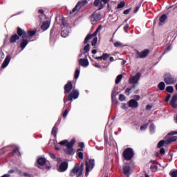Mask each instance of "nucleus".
Returning <instances> with one entry per match:
<instances>
[{
  "instance_id": "1",
  "label": "nucleus",
  "mask_w": 177,
  "mask_h": 177,
  "mask_svg": "<svg viewBox=\"0 0 177 177\" xmlns=\"http://www.w3.org/2000/svg\"><path fill=\"white\" fill-rule=\"evenodd\" d=\"M76 140L73 138L68 143L66 144V149H64V151L68 156L74 154V145H75Z\"/></svg>"
},
{
  "instance_id": "2",
  "label": "nucleus",
  "mask_w": 177,
  "mask_h": 177,
  "mask_svg": "<svg viewBox=\"0 0 177 177\" xmlns=\"http://www.w3.org/2000/svg\"><path fill=\"white\" fill-rule=\"evenodd\" d=\"M123 158L126 160L127 161H129L133 158V149L132 148H127L124 149L122 153Z\"/></svg>"
},
{
  "instance_id": "3",
  "label": "nucleus",
  "mask_w": 177,
  "mask_h": 177,
  "mask_svg": "<svg viewBox=\"0 0 177 177\" xmlns=\"http://www.w3.org/2000/svg\"><path fill=\"white\" fill-rule=\"evenodd\" d=\"M80 177L82 176V172L80 169V164L75 163L73 169L70 171L69 176L74 177V176Z\"/></svg>"
},
{
  "instance_id": "4",
  "label": "nucleus",
  "mask_w": 177,
  "mask_h": 177,
  "mask_svg": "<svg viewBox=\"0 0 177 177\" xmlns=\"http://www.w3.org/2000/svg\"><path fill=\"white\" fill-rule=\"evenodd\" d=\"M177 140V136H171L167 140H160L157 145V147L158 149H160V147H162L164 145H171L173 142H176Z\"/></svg>"
},
{
  "instance_id": "5",
  "label": "nucleus",
  "mask_w": 177,
  "mask_h": 177,
  "mask_svg": "<svg viewBox=\"0 0 177 177\" xmlns=\"http://www.w3.org/2000/svg\"><path fill=\"white\" fill-rule=\"evenodd\" d=\"M86 164V175H88L91 169H93L95 167V159H89L88 160H85Z\"/></svg>"
},
{
  "instance_id": "6",
  "label": "nucleus",
  "mask_w": 177,
  "mask_h": 177,
  "mask_svg": "<svg viewBox=\"0 0 177 177\" xmlns=\"http://www.w3.org/2000/svg\"><path fill=\"white\" fill-rule=\"evenodd\" d=\"M164 82L167 85H173V84H175L176 82V80L172 75H170L169 73H166L164 77Z\"/></svg>"
},
{
  "instance_id": "7",
  "label": "nucleus",
  "mask_w": 177,
  "mask_h": 177,
  "mask_svg": "<svg viewBox=\"0 0 177 177\" xmlns=\"http://www.w3.org/2000/svg\"><path fill=\"white\" fill-rule=\"evenodd\" d=\"M135 52L136 59H145V57H147V56H149V53H150V50L146 49L142 50V52H139V50H135Z\"/></svg>"
},
{
  "instance_id": "8",
  "label": "nucleus",
  "mask_w": 177,
  "mask_h": 177,
  "mask_svg": "<svg viewBox=\"0 0 177 177\" xmlns=\"http://www.w3.org/2000/svg\"><path fill=\"white\" fill-rule=\"evenodd\" d=\"M86 5H88V0H82L80 1H78L71 13H75V12H77V10H80L81 8H83V6H85Z\"/></svg>"
},
{
  "instance_id": "9",
  "label": "nucleus",
  "mask_w": 177,
  "mask_h": 177,
  "mask_svg": "<svg viewBox=\"0 0 177 177\" xmlns=\"http://www.w3.org/2000/svg\"><path fill=\"white\" fill-rule=\"evenodd\" d=\"M37 167L39 168L44 167V165H46L47 169H50V168H52L50 165H48V164H46V158H39L37 160Z\"/></svg>"
},
{
  "instance_id": "10",
  "label": "nucleus",
  "mask_w": 177,
  "mask_h": 177,
  "mask_svg": "<svg viewBox=\"0 0 177 177\" xmlns=\"http://www.w3.org/2000/svg\"><path fill=\"white\" fill-rule=\"evenodd\" d=\"M80 93L78 90H73L72 93H70L68 95L67 102H73V99H78Z\"/></svg>"
},
{
  "instance_id": "11",
  "label": "nucleus",
  "mask_w": 177,
  "mask_h": 177,
  "mask_svg": "<svg viewBox=\"0 0 177 177\" xmlns=\"http://www.w3.org/2000/svg\"><path fill=\"white\" fill-rule=\"evenodd\" d=\"M140 73H137L136 75L130 77L129 80V84H138L139 82V80H140Z\"/></svg>"
},
{
  "instance_id": "12",
  "label": "nucleus",
  "mask_w": 177,
  "mask_h": 177,
  "mask_svg": "<svg viewBox=\"0 0 177 177\" xmlns=\"http://www.w3.org/2000/svg\"><path fill=\"white\" fill-rule=\"evenodd\" d=\"M68 169V162L66 161H64L61 162L59 166L57 168L58 172H66L67 169Z\"/></svg>"
},
{
  "instance_id": "13",
  "label": "nucleus",
  "mask_w": 177,
  "mask_h": 177,
  "mask_svg": "<svg viewBox=\"0 0 177 177\" xmlns=\"http://www.w3.org/2000/svg\"><path fill=\"white\" fill-rule=\"evenodd\" d=\"M90 19L92 23H94V21H99V20L102 19V15L95 11L90 17Z\"/></svg>"
},
{
  "instance_id": "14",
  "label": "nucleus",
  "mask_w": 177,
  "mask_h": 177,
  "mask_svg": "<svg viewBox=\"0 0 177 177\" xmlns=\"http://www.w3.org/2000/svg\"><path fill=\"white\" fill-rule=\"evenodd\" d=\"M17 34L19 37H21V38H28V35H27V32H26V31H24V30L21 29L20 27H17Z\"/></svg>"
},
{
  "instance_id": "15",
  "label": "nucleus",
  "mask_w": 177,
  "mask_h": 177,
  "mask_svg": "<svg viewBox=\"0 0 177 177\" xmlns=\"http://www.w3.org/2000/svg\"><path fill=\"white\" fill-rule=\"evenodd\" d=\"M64 89V95L70 93V92H71V89H73V83L71 82H68L66 84H65Z\"/></svg>"
},
{
  "instance_id": "16",
  "label": "nucleus",
  "mask_w": 177,
  "mask_h": 177,
  "mask_svg": "<svg viewBox=\"0 0 177 177\" xmlns=\"http://www.w3.org/2000/svg\"><path fill=\"white\" fill-rule=\"evenodd\" d=\"M176 101H177V93L174 94L172 96L171 100L170 101V106H171L172 109H177Z\"/></svg>"
},
{
  "instance_id": "17",
  "label": "nucleus",
  "mask_w": 177,
  "mask_h": 177,
  "mask_svg": "<svg viewBox=\"0 0 177 177\" xmlns=\"http://www.w3.org/2000/svg\"><path fill=\"white\" fill-rule=\"evenodd\" d=\"M99 32H97V30H95L93 34H88L86 35V37L84 39V44H88V42L89 41L90 39H92L93 37H96V35H97V33Z\"/></svg>"
},
{
  "instance_id": "18",
  "label": "nucleus",
  "mask_w": 177,
  "mask_h": 177,
  "mask_svg": "<svg viewBox=\"0 0 177 177\" xmlns=\"http://www.w3.org/2000/svg\"><path fill=\"white\" fill-rule=\"evenodd\" d=\"M10 59H12L10 55L6 56L3 64H1V68H6V67H8V66L9 65V63L10 62Z\"/></svg>"
},
{
  "instance_id": "19",
  "label": "nucleus",
  "mask_w": 177,
  "mask_h": 177,
  "mask_svg": "<svg viewBox=\"0 0 177 177\" xmlns=\"http://www.w3.org/2000/svg\"><path fill=\"white\" fill-rule=\"evenodd\" d=\"M129 107H133V109H138L139 107V103L136 100H131L128 102Z\"/></svg>"
},
{
  "instance_id": "20",
  "label": "nucleus",
  "mask_w": 177,
  "mask_h": 177,
  "mask_svg": "<svg viewBox=\"0 0 177 177\" xmlns=\"http://www.w3.org/2000/svg\"><path fill=\"white\" fill-rule=\"evenodd\" d=\"M123 174L124 175H126L127 176L129 177V175H131V166L124 165L123 167Z\"/></svg>"
},
{
  "instance_id": "21",
  "label": "nucleus",
  "mask_w": 177,
  "mask_h": 177,
  "mask_svg": "<svg viewBox=\"0 0 177 177\" xmlns=\"http://www.w3.org/2000/svg\"><path fill=\"white\" fill-rule=\"evenodd\" d=\"M79 64L80 66H82V67H88V66H89V61L85 59H80L79 60Z\"/></svg>"
},
{
  "instance_id": "22",
  "label": "nucleus",
  "mask_w": 177,
  "mask_h": 177,
  "mask_svg": "<svg viewBox=\"0 0 177 177\" xmlns=\"http://www.w3.org/2000/svg\"><path fill=\"white\" fill-rule=\"evenodd\" d=\"M69 33L70 32L68 31V28H62L61 36L63 37V38H66V37H68Z\"/></svg>"
},
{
  "instance_id": "23",
  "label": "nucleus",
  "mask_w": 177,
  "mask_h": 177,
  "mask_svg": "<svg viewBox=\"0 0 177 177\" xmlns=\"http://www.w3.org/2000/svg\"><path fill=\"white\" fill-rule=\"evenodd\" d=\"M19 39H20V37L17 35V34H14L10 38V43L15 44V42H16V41H19Z\"/></svg>"
},
{
  "instance_id": "24",
  "label": "nucleus",
  "mask_w": 177,
  "mask_h": 177,
  "mask_svg": "<svg viewBox=\"0 0 177 177\" xmlns=\"http://www.w3.org/2000/svg\"><path fill=\"white\" fill-rule=\"evenodd\" d=\"M93 5L94 6H99L98 10H102V9H103L104 7L103 4H102V1L100 0H95Z\"/></svg>"
},
{
  "instance_id": "25",
  "label": "nucleus",
  "mask_w": 177,
  "mask_h": 177,
  "mask_svg": "<svg viewBox=\"0 0 177 177\" xmlns=\"http://www.w3.org/2000/svg\"><path fill=\"white\" fill-rule=\"evenodd\" d=\"M27 45H28V40L26 38H22V41L20 43V48L24 49Z\"/></svg>"
},
{
  "instance_id": "26",
  "label": "nucleus",
  "mask_w": 177,
  "mask_h": 177,
  "mask_svg": "<svg viewBox=\"0 0 177 177\" xmlns=\"http://www.w3.org/2000/svg\"><path fill=\"white\" fill-rule=\"evenodd\" d=\"M109 57H110V54L103 53L102 56L96 57L95 59L96 60H106Z\"/></svg>"
},
{
  "instance_id": "27",
  "label": "nucleus",
  "mask_w": 177,
  "mask_h": 177,
  "mask_svg": "<svg viewBox=\"0 0 177 177\" xmlns=\"http://www.w3.org/2000/svg\"><path fill=\"white\" fill-rule=\"evenodd\" d=\"M57 127L59 126H57V123H56L52 129L51 133L54 136V138H56L57 135V131H59V129L57 128Z\"/></svg>"
},
{
  "instance_id": "28",
  "label": "nucleus",
  "mask_w": 177,
  "mask_h": 177,
  "mask_svg": "<svg viewBox=\"0 0 177 177\" xmlns=\"http://www.w3.org/2000/svg\"><path fill=\"white\" fill-rule=\"evenodd\" d=\"M41 30H43V31H46V30L49 28V22L48 21L43 22V24L41 26Z\"/></svg>"
},
{
  "instance_id": "29",
  "label": "nucleus",
  "mask_w": 177,
  "mask_h": 177,
  "mask_svg": "<svg viewBox=\"0 0 177 177\" xmlns=\"http://www.w3.org/2000/svg\"><path fill=\"white\" fill-rule=\"evenodd\" d=\"M167 19H168V17H167V15L165 14L160 16L159 18V21H160L159 25L162 26V24H161V23H165V20H167Z\"/></svg>"
},
{
  "instance_id": "30",
  "label": "nucleus",
  "mask_w": 177,
  "mask_h": 177,
  "mask_svg": "<svg viewBox=\"0 0 177 177\" xmlns=\"http://www.w3.org/2000/svg\"><path fill=\"white\" fill-rule=\"evenodd\" d=\"M82 149H78L77 156L79 158H80V160H84V153H82Z\"/></svg>"
},
{
  "instance_id": "31",
  "label": "nucleus",
  "mask_w": 177,
  "mask_h": 177,
  "mask_svg": "<svg viewBox=\"0 0 177 177\" xmlns=\"http://www.w3.org/2000/svg\"><path fill=\"white\" fill-rule=\"evenodd\" d=\"M158 88L160 91H164V89H165V83H164V82H160L158 85Z\"/></svg>"
},
{
  "instance_id": "32",
  "label": "nucleus",
  "mask_w": 177,
  "mask_h": 177,
  "mask_svg": "<svg viewBox=\"0 0 177 177\" xmlns=\"http://www.w3.org/2000/svg\"><path fill=\"white\" fill-rule=\"evenodd\" d=\"M121 80H122V74H120L119 75L117 76L116 79H115V84H120V82H121Z\"/></svg>"
},
{
  "instance_id": "33",
  "label": "nucleus",
  "mask_w": 177,
  "mask_h": 177,
  "mask_svg": "<svg viewBox=\"0 0 177 177\" xmlns=\"http://www.w3.org/2000/svg\"><path fill=\"white\" fill-rule=\"evenodd\" d=\"M125 6V1H121L120 3L118 4L116 9H122Z\"/></svg>"
},
{
  "instance_id": "34",
  "label": "nucleus",
  "mask_w": 177,
  "mask_h": 177,
  "mask_svg": "<svg viewBox=\"0 0 177 177\" xmlns=\"http://www.w3.org/2000/svg\"><path fill=\"white\" fill-rule=\"evenodd\" d=\"M166 91L169 92V93H174V86H168L166 88Z\"/></svg>"
},
{
  "instance_id": "35",
  "label": "nucleus",
  "mask_w": 177,
  "mask_h": 177,
  "mask_svg": "<svg viewBox=\"0 0 177 177\" xmlns=\"http://www.w3.org/2000/svg\"><path fill=\"white\" fill-rule=\"evenodd\" d=\"M37 34V30H28V37H34Z\"/></svg>"
},
{
  "instance_id": "36",
  "label": "nucleus",
  "mask_w": 177,
  "mask_h": 177,
  "mask_svg": "<svg viewBox=\"0 0 177 177\" xmlns=\"http://www.w3.org/2000/svg\"><path fill=\"white\" fill-rule=\"evenodd\" d=\"M67 143H69L68 142V140H64L61 142H59V145H60V146H67Z\"/></svg>"
},
{
  "instance_id": "37",
  "label": "nucleus",
  "mask_w": 177,
  "mask_h": 177,
  "mask_svg": "<svg viewBox=\"0 0 177 177\" xmlns=\"http://www.w3.org/2000/svg\"><path fill=\"white\" fill-rule=\"evenodd\" d=\"M169 175L171 177H177V169L170 171Z\"/></svg>"
},
{
  "instance_id": "38",
  "label": "nucleus",
  "mask_w": 177,
  "mask_h": 177,
  "mask_svg": "<svg viewBox=\"0 0 177 177\" xmlns=\"http://www.w3.org/2000/svg\"><path fill=\"white\" fill-rule=\"evenodd\" d=\"M89 47H90L89 44H86L84 47V53H88V52H89V50H91V48Z\"/></svg>"
},
{
  "instance_id": "39",
  "label": "nucleus",
  "mask_w": 177,
  "mask_h": 177,
  "mask_svg": "<svg viewBox=\"0 0 177 177\" xmlns=\"http://www.w3.org/2000/svg\"><path fill=\"white\" fill-rule=\"evenodd\" d=\"M96 44H97V37H94L91 42V45L92 46H96Z\"/></svg>"
},
{
  "instance_id": "40",
  "label": "nucleus",
  "mask_w": 177,
  "mask_h": 177,
  "mask_svg": "<svg viewBox=\"0 0 177 177\" xmlns=\"http://www.w3.org/2000/svg\"><path fill=\"white\" fill-rule=\"evenodd\" d=\"M147 127H149V123H147V124L141 126L140 129V131H145V129H147Z\"/></svg>"
},
{
  "instance_id": "41",
  "label": "nucleus",
  "mask_w": 177,
  "mask_h": 177,
  "mask_svg": "<svg viewBox=\"0 0 177 177\" xmlns=\"http://www.w3.org/2000/svg\"><path fill=\"white\" fill-rule=\"evenodd\" d=\"M114 46H115V48H120V47L122 46V43H121L120 41H116L114 43Z\"/></svg>"
},
{
  "instance_id": "42",
  "label": "nucleus",
  "mask_w": 177,
  "mask_h": 177,
  "mask_svg": "<svg viewBox=\"0 0 177 177\" xmlns=\"http://www.w3.org/2000/svg\"><path fill=\"white\" fill-rule=\"evenodd\" d=\"M78 77H80V69H76L75 72V80H77Z\"/></svg>"
},
{
  "instance_id": "43",
  "label": "nucleus",
  "mask_w": 177,
  "mask_h": 177,
  "mask_svg": "<svg viewBox=\"0 0 177 177\" xmlns=\"http://www.w3.org/2000/svg\"><path fill=\"white\" fill-rule=\"evenodd\" d=\"M62 28H68V24L67 22L64 21V19H62Z\"/></svg>"
},
{
  "instance_id": "44",
  "label": "nucleus",
  "mask_w": 177,
  "mask_h": 177,
  "mask_svg": "<svg viewBox=\"0 0 177 177\" xmlns=\"http://www.w3.org/2000/svg\"><path fill=\"white\" fill-rule=\"evenodd\" d=\"M174 135H177V131H170L169 133H167V136H174Z\"/></svg>"
},
{
  "instance_id": "45",
  "label": "nucleus",
  "mask_w": 177,
  "mask_h": 177,
  "mask_svg": "<svg viewBox=\"0 0 177 177\" xmlns=\"http://www.w3.org/2000/svg\"><path fill=\"white\" fill-rule=\"evenodd\" d=\"M155 127H154V124L151 123V125L149 126V131L150 132H154V129H155Z\"/></svg>"
},
{
  "instance_id": "46",
  "label": "nucleus",
  "mask_w": 177,
  "mask_h": 177,
  "mask_svg": "<svg viewBox=\"0 0 177 177\" xmlns=\"http://www.w3.org/2000/svg\"><path fill=\"white\" fill-rule=\"evenodd\" d=\"M48 156L52 158L53 160H56V155L55 153L50 152L48 153Z\"/></svg>"
},
{
  "instance_id": "47",
  "label": "nucleus",
  "mask_w": 177,
  "mask_h": 177,
  "mask_svg": "<svg viewBox=\"0 0 177 177\" xmlns=\"http://www.w3.org/2000/svg\"><path fill=\"white\" fill-rule=\"evenodd\" d=\"M131 90H132V88H127L125 90V93H126L127 96H129V95H131Z\"/></svg>"
},
{
  "instance_id": "48",
  "label": "nucleus",
  "mask_w": 177,
  "mask_h": 177,
  "mask_svg": "<svg viewBox=\"0 0 177 177\" xmlns=\"http://www.w3.org/2000/svg\"><path fill=\"white\" fill-rule=\"evenodd\" d=\"M119 100H120V102H124V100H125V95L120 94L119 96Z\"/></svg>"
},
{
  "instance_id": "49",
  "label": "nucleus",
  "mask_w": 177,
  "mask_h": 177,
  "mask_svg": "<svg viewBox=\"0 0 177 177\" xmlns=\"http://www.w3.org/2000/svg\"><path fill=\"white\" fill-rule=\"evenodd\" d=\"M171 99V94H168L167 96L165 99V102L167 103V102H169V100Z\"/></svg>"
},
{
  "instance_id": "50",
  "label": "nucleus",
  "mask_w": 177,
  "mask_h": 177,
  "mask_svg": "<svg viewBox=\"0 0 177 177\" xmlns=\"http://www.w3.org/2000/svg\"><path fill=\"white\" fill-rule=\"evenodd\" d=\"M158 169V166L154 165H151V169H153V171H157Z\"/></svg>"
},
{
  "instance_id": "51",
  "label": "nucleus",
  "mask_w": 177,
  "mask_h": 177,
  "mask_svg": "<svg viewBox=\"0 0 177 177\" xmlns=\"http://www.w3.org/2000/svg\"><path fill=\"white\" fill-rule=\"evenodd\" d=\"M160 154H161V156H164V154H165V149L161 148L160 149Z\"/></svg>"
},
{
  "instance_id": "52",
  "label": "nucleus",
  "mask_w": 177,
  "mask_h": 177,
  "mask_svg": "<svg viewBox=\"0 0 177 177\" xmlns=\"http://www.w3.org/2000/svg\"><path fill=\"white\" fill-rule=\"evenodd\" d=\"M128 28H129V24H127L124 26V30L125 32H128Z\"/></svg>"
},
{
  "instance_id": "53",
  "label": "nucleus",
  "mask_w": 177,
  "mask_h": 177,
  "mask_svg": "<svg viewBox=\"0 0 177 177\" xmlns=\"http://www.w3.org/2000/svg\"><path fill=\"white\" fill-rule=\"evenodd\" d=\"M79 169L81 170L80 171L84 172V163L82 162L81 165H79Z\"/></svg>"
},
{
  "instance_id": "54",
  "label": "nucleus",
  "mask_w": 177,
  "mask_h": 177,
  "mask_svg": "<svg viewBox=\"0 0 177 177\" xmlns=\"http://www.w3.org/2000/svg\"><path fill=\"white\" fill-rule=\"evenodd\" d=\"M67 114H68V110H65L63 113V118H66L67 117Z\"/></svg>"
},
{
  "instance_id": "55",
  "label": "nucleus",
  "mask_w": 177,
  "mask_h": 177,
  "mask_svg": "<svg viewBox=\"0 0 177 177\" xmlns=\"http://www.w3.org/2000/svg\"><path fill=\"white\" fill-rule=\"evenodd\" d=\"M79 147L82 149H84V147H85V144L84 142H80L79 143Z\"/></svg>"
},
{
  "instance_id": "56",
  "label": "nucleus",
  "mask_w": 177,
  "mask_h": 177,
  "mask_svg": "<svg viewBox=\"0 0 177 177\" xmlns=\"http://www.w3.org/2000/svg\"><path fill=\"white\" fill-rule=\"evenodd\" d=\"M139 6H136L134 10H133V13H138V12L139 11Z\"/></svg>"
},
{
  "instance_id": "57",
  "label": "nucleus",
  "mask_w": 177,
  "mask_h": 177,
  "mask_svg": "<svg viewBox=\"0 0 177 177\" xmlns=\"http://www.w3.org/2000/svg\"><path fill=\"white\" fill-rule=\"evenodd\" d=\"M129 12H131V9H127V10H125L123 12V14H124V15H129Z\"/></svg>"
},
{
  "instance_id": "58",
  "label": "nucleus",
  "mask_w": 177,
  "mask_h": 177,
  "mask_svg": "<svg viewBox=\"0 0 177 177\" xmlns=\"http://www.w3.org/2000/svg\"><path fill=\"white\" fill-rule=\"evenodd\" d=\"M94 66H95L97 68H102V65L99 64L98 63L94 64Z\"/></svg>"
},
{
  "instance_id": "59",
  "label": "nucleus",
  "mask_w": 177,
  "mask_h": 177,
  "mask_svg": "<svg viewBox=\"0 0 177 177\" xmlns=\"http://www.w3.org/2000/svg\"><path fill=\"white\" fill-rule=\"evenodd\" d=\"M23 175L25 177H32V174H28V173H24Z\"/></svg>"
},
{
  "instance_id": "60",
  "label": "nucleus",
  "mask_w": 177,
  "mask_h": 177,
  "mask_svg": "<svg viewBox=\"0 0 177 177\" xmlns=\"http://www.w3.org/2000/svg\"><path fill=\"white\" fill-rule=\"evenodd\" d=\"M152 108H153V106H151L149 104L146 106V110H151Z\"/></svg>"
},
{
  "instance_id": "61",
  "label": "nucleus",
  "mask_w": 177,
  "mask_h": 177,
  "mask_svg": "<svg viewBox=\"0 0 177 177\" xmlns=\"http://www.w3.org/2000/svg\"><path fill=\"white\" fill-rule=\"evenodd\" d=\"M100 30H102V25H100V26L97 28V29L95 30V31H96L97 32H99V31H100Z\"/></svg>"
},
{
  "instance_id": "62",
  "label": "nucleus",
  "mask_w": 177,
  "mask_h": 177,
  "mask_svg": "<svg viewBox=\"0 0 177 177\" xmlns=\"http://www.w3.org/2000/svg\"><path fill=\"white\" fill-rule=\"evenodd\" d=\"M17 151H19V148H15L12 150V153L15 154L16 153Z\"/></svg>"
},
{
  "instance_id": "63",
  "label": "nucleus",
  "mask_w": 177,
  "mask_h": 177,
  "mask_svg": "<svg viewBox=\"0 0 177 177\" xmlns=\"http://www.w3.org/2000/svg\"><path fill=\"white\" fill-rule=\"evenodd\" d=\"M62 122V118H59L57 124V127H59V124Z\"/></svg>"
},
{
  "instance_id": "64",
  "label": "nucleus",
  "mask_w": 177,
  "mask_h": 177,
  "mask_svg": "<svg viewBox=\"0 0 177 177\" xmlns=\"http://www.w3.org/2000/svg\"><path fill=\"white\" fill-rule=\"evenodd\" d=\"M102 2L106 5V3H109L110 2V0H102Z\"/></svg>"
}]
</instances>
